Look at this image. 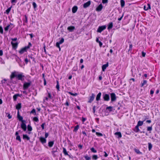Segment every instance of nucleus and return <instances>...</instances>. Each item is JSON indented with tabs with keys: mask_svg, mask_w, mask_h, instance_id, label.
<instances>
[{
	"mask_svg": "<svg viewBox=\"0 0 160 160\" xmlns=\"http://www.w3.org/2000/svg\"><path fill=\"white\" fill-rule=\"evenodd\" d=\"M32 46V44L30 42H29L28 44V46H26L22 48L19 51V52L21 54H22L25 52H26L27 51V50L29 49L30 47Z\"/></svg>",
	"mask_w": 160,
	"mask_h": 160,
	"instance_id": "nucleus-1",
	"label": "nucleus"
},
{
	"mask_svg": "<svg viewBox=\"0 0 160 160\" xmlns=\"http://www.w3.org/2000/svg\"><path fill=\"white\" fill-rule=\"evenodd\" d=\"M106 28V27L105 25L100 26L98 27L97 30V32L101 33L102 31L105 29Z\"/></svg>",
	"mask_w": 160,
	"mask_h": 160,
	"instance_id": "nucleus-2",
	"label": "nucleus"
},
{
	"mask_svg": "<svg viewBox=\"0 0 160 160\" xmlns=\"http://www.w3.org/2000/svg\"><path fill=\"white\" fill-rule=\"evenodd\" d=\"M111 98V101L112 102L116 101V97L115 94L114 93H112L110 94Z\"/></svg>",
	"mask_w": 160,
	"mask_h": 160,
	"instance_id": "nucleus-3",
	"label": "nucleus"
},
{
	"mask_svg": "<svg viewBox=\"0 0 160 160\" xmlns=\"http://www.w3.org/2000/svg\"><path fill=\"white\" fill-rule=\"evenodd\" d=\"M31 84V82H25L23 84V89L24 90H26L28 89V88L30 86Z\"/></svg>",
	"mask_w": 160,
	"mask_h": 160,
	"instance_id": "nucleus-4",
	"label": "nucleus"
},
{
	"mask_svg": "<svg viewBox=\"0 0 160 160\" xmlns=\"http://www.w3.org/2000/svg\"><path fill=\"white\" fill-rule=\"evenodd\" d=\"M103 98L105 101H108L110 100L109 95L107 94L103 95Z\"/></svg>",
	"mask_w": 160,
	"mask_h": 160,
	"instance_id": "nucleus-5",
	"label": "nucleus"
},
{
	"mask_svg": "<svg viewBox=\"0 0 160 160\" xmlns=\"http://www.w3.org/2000/svg\"><path fill=\"white\" fill-rule=\"evenodd\" d=\"M20 131H19L16 132L15 133V135L16 136V140L19 141V142H21V140L20 137V136H19L18 135V134H19L18 132H20Z\"/></svg>",
	"mask_w": 160,
	"mask_h": 160,
	"instance_id": "nucleus-6",
	"label": "nucleus"
},
{
	"mask_svg": "<svg viewBox=\"0 0 160 160\" xmlns=\"http://www.w3.org/2000/svg\"><path fill=\"white\" fill-rule=\"evenodd\" d=\"M24 77V76L23 75V74L22 73H21L19 74H17L16 77L18 80H22V78Z\"/></svg>",
	"mask_w": 160,
	"mask_h": 160,
	"instance_id": "nucleus-7",
	"label": "nucleus"
},
{
	"mask_svg": "<svg viewBox=\"0 0 160 160\" xmlns=\"http://www.w3.org/2000/svg\"><path fill=\"white\" fill-rule=\"evenodd\" d=\"M103 8V6L102 4H99L98 6L96 8V10L97 12H100L102 10Z\"/></svg>",
	"mask_w": 160,
	"mask_h": 160,
	"instance_id": "nucleus-8",
	"label": "nucleus"
},
{
	"mask_svg": "<svg viewBox=\"0 0 160 160\" xmlns=\"http://www.w3.org/2000/svg\"><path fill=\"white\" fill-rule=\"evenodd\" d=\"M95 95L94 94L92 93V94L91 96H90V98H89V100L88 102H90V103L94 99V98H95Z\"/></svg>",
	"mask_w": 160,
	"mask_h": 160,
	"instance_id": "nucleus-9",
	"label": "nucleus"
},
{
	"mask_svg": "<svg viewBox=\"0 0 160 160\" xmlns=\"http://www.w3.org/2000/svg\"><path fill=\"white\" fill-rule=\"evenodd\" d=\"M75 29V27L74 26H69L67 28L68 30L70 32H72V31H73Z\"/></svg>",
	"mask_w": 160,
	"mask_h": 160,
	"instance_id": "nucleus-10",
	"label": "nucleus"
},
{
	"mask_svg": "<svg viewBox=\"0 0 160 160\" xmlns=\"http://www.w3.org/2000/svg\"><path fill=\"white\" fill-rule=\"evenodd\" d=\"M91 4V2L90 1H88L86 2V3H85L83 4V8H86L88 7Z\"/></svg>",
	"mask_w": 160,
	"mask_h": 160,
	"instance_id": "nucleus-11",
	"label": "nucleus"
},
{
	"mask_svg": "<svg viewBox=\"0 0 160 160\" xmlns=\"http://www.w3.org/2000/svg\"><path fill=\"white\" fill-rule=\"evenodd\" d=\"M21 128H22V129H23L24 131H25L26 130V129H27L26 125L23 122H22V123L21 125Z\"/></svg>",
	"mask_w": 160,
	"mask_h": 160,
	"instance_id": "nucleus-12",
	"label": "nucleus"
},
{
	"mask_svg": "<svg viewBox=\"0 0 160 160\" xmlns=\"http://www.w3.org/2000/svg\"><path fill=\"white\" fill-rule=\"evenodd\" d=\"M18 73V72H12L10 78L11 79H12L14 78L15 77H16L17 74Z\"/></svg>",
	"mask_w": 160,
	"mask_h": 160,
	"instance_id": "nucleus-13",
	"label": "nucleus"
},
{
	"mask_svg": "<svg viewBox=\"0 0 160 160\" xmlns=\"http://www.w3.org/2000/svg\"><path fill=\"white\" fill-rule=\"evenodd\" d=\"M151 6L150 4L148 3L147 4V6H144V9L145 11H147L149 9H151Z\"/></svg>",
	"mask_w": 160,
	"mask_h": 160,
	"instance_id": "nucleus-14",
	"label": "nucleus"
},
{
	"mask_svg": "<svg viewBox=\"0 0 160 160\" xmlns=\"http://www.w3.org/2000/svg\"><path fill=\"white\" fill-rule=\"evenodd\" d=\"M17 117L19 121H22V122H23V121L22 120L23 118L22 116H21L19 114V111L18 112Z\"/></svg>",
	"mask_w": 160,
	"mask_h": 160,
	"instance_id": "nucleus-15",
	"label": "nucleus"
},
{
	"mask_svg": "<svg viewBox=\"0 0 160 160\" xmlns=\"http://www.w3.org/2000/svg\"><path fill=\"white\" fill-rule=\"evenodd\" d=\"M108 66V63H107L106 64L103 65L102 66V69L103 71H104L105 69Z\"/></svg>",
	"mask_w": 160,
	"mask_h": 160,
	"instance_id": "nucleus-16",
	"label": "nucleus"
},
{
	"mask_svg": "<svg viewBox=\"0 0 160 160\" xmlns=\"http://www.w3.org/2000/svg\"><path fill=\"white\" fill-rule=\"evenodd\" d=\"M40 140L42 144L46 143V139L43 137H40Z\"/></svg>",
	"mask_w": 160,
	"mask_h": 160,
	"instance_id": "nucleus-17",
	"label": "nucleus"
},
{
	"mask_svg": "<svg viewBox=\"0 0 160 160\" xmlns=\"http://www.w3.org/2000/svg\"><path fill=\"white\" fill-rule=\"evenodd\" d=\"M11 44L13 48H17L18 45V43L17 42L14 43L13 42H11Z\"/></svg>",
	"mask_w": 160,
	"mask_h": 160,
	"instance_id": "nucleus-18",
	"label": "nucleus"
},
{
	"mask_svg": "<svg viewBox=\"0 0 160 160\" xmlns=\"http://www.w3.org/2000/svg\"><path fill=\"white\" fill-rule=\"evenodd\" d=\"M78 9V7L77 6H74L72 9V11L73 13H75Z\"/></svg>",
	"mask_w": 160,
	"mask_h": 160,
	"instance_id": "nucleus-19",
	"label": "nucleus"
},
{
	"mask_svg": "<svg viewBox=\"0 0 160 160\" xmlns=\"http://www.w3.org/2000/svg\"><path fill=\"white\" fill-rule=\"evenodd\" d=\"M101 95V93L100 92H99L96 98V101H99L100 99V97Z\"/></svg>",
	"mask_w": 160,
	"mask_h": 160,
	"instance_id": "nucleus-20",
	"label": "nucleus"
},
{
	"mask_svg": "<svg viewBox=\"0 0 160 160\" xmlns=\"http://www.w3.org/2000/svg\"><path fill=\"white\" fill-rule=\"evenodd\" d=\"M12 24L9 25H8L6 27L4 28V30L5 31H8V30L11 28V29L12 28Z\"/></svg>",
	"mask_w": 160,
	"mask_h": 160,
	"instance_id": "nucleus-21",
	"label": "nucleus"
},
{
	"mask_svg": "<svg viewBox=\"0 0 160 160\" xmlns=\"http://www.w3.org/2000/svg\"><path fill=\"white\" fill-rule=\"evenodd\" d=\"M23 138L24 139H27L28 140H30V138L26 134H23Z\"/></svg>",
	"mask_w": 160,
	"mask_h": 160,
	"instance_id": "nucleus-22",
	"label": "nucleus"
},
{
	"mask_svg": "<svg viewBox=\"0 0 160 160\" xmlns=\"http://www.w3.org/2000/svg\"><path fill=\"white\" fill-rule=\"evenodd\" d=\"M113 27V23L112 22H111L109 23L108 26V30L111 29Z\"/></svg>",
	"mask_w": 160,
	"mask_h": 160,
	"instance_id": "nucleus-23",
	"label": "nucleus"
},
{
	"mask_svg": "<svg viewBox=\"0 0 160 160\" xmlns=\"http://www.w3.org/2000/svg\"><path fill=\"white\" fill-rule=\"evenodd\" d=\"M115 135H117L118 136V138H120L122 137V134L120 132H117L115 133Z\"/></svg>",
	"mask_w": 160,
	"mask_h": 160,
	"instance_id": "nucleus-24",
	"label": "nucleus"
},
{
	"mask_svg": "<svg viewBox=\"0 0 160 160\" xmlns=\"http://www.w3.org/2000/svg\"><path fill=\"white\" fill-rule=\"evenodd\" d=\"M62 149H63V153L64 154V155H65L69 156V155H68V152H67V150H66V149H65V148H62Z\"/></svg>",
	"mask_w": 160,
	"mask_h": 160,
	"instance_id": "nucleus-25",
	"label": "nucleus"
},
{
	"mask_svg": "<svg viewBox=\"0 0 160 160\" xmlns=\"http://www.w3.org/2000/svg\"><path fill=\"white\" fill-rule=\"evenodd\" d=\"M134 131L135 132H139L140 131V130H139V126H138L137 125L135 127V128L134 129Z\"/></svg>",
	"mask_w": 160,
	"mask_h": 160,
	"instance_id": "nucleus-26",
	"label": "nucleus"
},
{
	"mask_svg": "<svg viewBox=\"0 0 160 160\" xmlns=\"http://www.w3.org/2000/svg\"><path fill=\"white\" fill-rule=\"evenodd\" d=\"M121 6L122 7H123L125 4V1L124 0H120Z\"/></svg>",
	"mask_w": 160,
	"mask_h": 160,
	"instance_id": "nucleus-27",
	"label": "nucleus"
},
{
	"mask_svg": "<svg viewBox=\"0 0 160 160\" xmlns=\"http://www.w3.org/2000/svg\"><path fill=\"white\" fill-rule=\"evenodd\" d=\"M79 128V125H77L74 128L73 130V131L74 132H77V131H78V129Z\"/></svg>",
	"mask_w": 160,
	"mask_h": 160,
	"instance_id": "nucleus-28",
	"label": "nucleus"
},
{
	"mask_svg": "<svg viewBox=\"0 0 160 160\" xmlns=\"http://www.w3.org/2000/svg\"><path fill=\"white\" fill-rule=\"evenodd\" d=\"M143 122L141 121H139L138 122L137 125L138 126H142L143 124Z\"/></svg>",
	"mask_w": 160,
	"mask_h": 160,
	"instance_id": "nucleus-29",
	"label": "nucleus"
},
{
	"mask_svg": "<svg viewBox=\"0 0 160 160\" xmlns=\"http://www.w3.org/2000/svg\"><path fill=\"white\" fill-rule=\"evenodd\" d=\"M48 146L50 147H52L54 144L53 141L49 142L48 143Z\"/></svg>",
	"mask_w": 160,
	"mask_h": 160,
	"instance_id": "nucleus-30",
	"label": "nucleus"
},
{
	"mask_svg": "<svg viewBox=\"0 0 160 160\" xmlns=\"http://www.w3.org/2000/svg\"><path fill=\"white\" fill-rule=\"evenodd\" d=\"M16 108L17 109H19L21 108V104L19 103L18 104H17L16 106Z\"/></svg>",
	"mask_w": 160,
	"mask_h": 160,
	"instance_id": "nucleus-31",
	"label": "nucleus"
},
{
	"mask_svg": "<svg viewBox=\"0 0 160 160\" xmlns=\"http://www.w3.org/2000/svg\"><path fill=\"white\" fill-rule=\"evenodd\" d=\"M112 106H109L107 107L106 108V110H108L109 112H111L112 110Z\"/></svg>",
	"mask_w": 160,
	"mask_h": 160,
	"instance_id": "nucleus-32",
	"label": "nucleus"
},
{
	"mask_svg": "<svg viewBox=\"0 0 160 160\" xmlns=\"http://www.w3.org/2000/svg\"><path fill=\"white\" fill-rule=\"evenodd\" d=\"M147 83V81L146 80H144L143 81V82H142L141 83V87H142L144 85L146 84Z\"/></svg>",
	"mask_w": 160,
	"mask_h": 160,
	"instance_id": "nucleus-33",
	"label": "nucleus"
},
{
	"mask_svg": "<svg viewBox=\"0 0 160 160\" xmlns=\"http://www.w3.org/2000/svg\"><path fill=\"white\" fill-rule=\"evenodd\" d=\"M135 152L138 154H142V152H140L139 149H134Z\"/></svg>",
	"mask_w": 160,
	"mask_h": 160,
	"instance_id": "nucleus-34",
	"label": "nucleus"
},
{
	"mask_svg": "<svg viewBox=\"0 0 160 160\" xmlns=\"http://www.w3.org/2000/svg\"><path fill=\"white\" fill-rule=\"evenodd\" d=\"M98 158V157L97 155H94L92 156V159L93 160H96Z\"/></svg>",
	"mask_w": 160,
	"mask_h": 160,
	"instance_id": "nucleus-35",
	"label": "nucleus"
},
{
	"mask_svg": "<svg viewBox=\"0 0 160 160\" xmlns=\"http://www.w3.org/2000/svg\"><path fill=\"white\" fill-rule=\"evenodd\" d=\"M148 149L149 151H150L151 149L152 148V145L151 143H148Z\"/></svg>",
	"mask_w": 160,
	"mask_h": 160,
	"instance_id": "nucleus-36",
	"label": "nucleus"
},
{
	"mask_svg": "<svg viewBox=\"0 0 160 160\" xmlns=\"http://www.w3.org/2000/svg\"><path fill=\"white\" fill-rule=\"evenodd\" d=\"M28 131H31L32 130V128L31 126L30 125H28Z\"/></svg>",
	"mask_w": 160,
	"mask_h": 160,
	"instance_id": "nucleus-37",
	"label": "nucleus"
},
{
	"mask_svg": "<svg viewBox=\"0 0 160 160\" xmlns=\"http://www.w3.org/2000/svg\"><path fill=\"white\" fill-rule=\"evenodd\" d=\"M96 134L98 136H103V135L102 133L97 132H96Z\"/></svg>",
	"mask_w": 160,
	"mask_h": 160,
	"instance_id": "nucleus-38",
	"label": "nucleus"
},
{
	"mask_svg": "<svg viewBox=\"0 0 160 160\" xmlns=\"http://www.w3.org/2000/svg\"><path fill=\"white\" fill-rule=\"evenodd\" d=\"M11 7H10V8H8L6 11V13L7 14H8L9 12H10V10H11Z\"/></svg>",
	"mask_w": 160,
	"mask_h": 160,
	"instance_id": "nucleus-39",
	"label": "nucleus"
},
{
	"mask_svg": "<svg viewBox=\"0 0 160 160\" xmlns=\"http://www.w3.org/2000/svg\"><path fill=\"white\" fill-rule=\"evenodd\" d=\"M68 93L71 95L74 96H76L78 95V94L77 93H72V92H69Z\"/></svg>",
	"mask_w": 160,
	"mask_h": 160,
	"instance_id": "nucleus-40",
	"label": "nucleus"
},
{
	"mask_svg": "<svg viewBox=\"0 0 160 160\" xmlns=\"http://www.w3.org/2000/svg\"><path fill=\"white\" fill-rule=\"evenodd\" d=\"M64 41V38H62L61 39L59 42H58L60 44H61L62 43H63Z\"/></svg>",
	"mask_w": 160,
	"mask_h": 160,
	"instance_id": "nucleus-41",
	"label": "nucleus"
},
{
	"mask_svg": "<svg viewBox=\"0 0 160 160\" xmlns=\"http://www.w3.org/2000/svg\"><path fill=\"white\" fill-rule=\"evenodd\" d=\"M24 22L26 23H27L28 22V18L27 16L26 15L25 16V18L24 20Z\"/></svg>",
	"mask_w": 160,
	"mask_h": 160,
	"instance_id": "nucleus-42",
	"label": "nucleus"
},
{
	"mask_svg": "<svg viewBox=\"0 0 160 160\" xmlns=\"http://www.w3.org/2000/svg\"><path fill=\"white\" fill-rule=\"evenodd\" d=\"M33 120L36 122H38V118L37 117H34L33 119Z\"/></svg>",
	"mask_w": 160,
	"mask_h": 160,
	"instance_id": "nucleus-43",
	"label": "nucleus"
},
{
	"mask_svg": "<svg viewBox=\"0 0 160 160\" xmlns=\"http://www.w3.org/2000/svg\"><path fill=\"white\" fill-rule=\"evenodd\" d=\"M91 150L94 153H96L97 152V151L93 148H91Z\"/></svg>",
	"mask_w": 160,
	"mask_h": 160,
	"instance_id": "nucleus-44",
	"label": "nucleus"
},
{
	"mask_svg": "<svg viewBox=\"0 0 160 160\" xmlns=\"http://www.w3.org/2000/svg\"><path fill=\"white\" fill-rule=\"evenodd\" d=\"M152 130V126L147 127V130L148 131H151Z\"/></svg>",
	"mask_w": 160,
	"mask_h": 160,
	"instance_id": "nucleus-45",
	"label": "nucleus"
},
{
	"mask_svg": "<svg viewBox=\"0 0 160 160\" xmlns=\"http://www.w3.org/2000/svg\"><path fill=\"white\" fill-rule=\"evenodd\" d=\"M56 88L58 90H59V87L58 81L57 82V84L56 86Z\"/></svg>",
	"mask_w": 160,
	"mask_h": 160,
	"instance_id": "nucleus-46",
	"label": "nucleus"
},
{
	"mask_svg": "<svg viewBox=\"0 0 160 160\" xmlns=\"http://www.w3.org/2000/svg\"><path fill=\"white\" fill-rule=\"evenodd\" d=\"M0 33L1 34L3 33V29L1 26H0Z\"/></svg>",
	"mask_w": 160,
	"mask_h": 160,
	"instance_id": "nucleus-47",
	"label": "nucleus"
},
{
	"mask_svg": "<svg viewBox=\"0 0 160 160\" xmlns=\"http://www.w3.org/2000/svg\"><path fill=\"white\" fill-rule=\"evenodd\" d=\"M84 157L86 160H90L91 159V158L88 156H86Z\"/></svg>",
	"mask_w": 160,
	"mask_h": 160,
	"instance_id": "nucleus-48",
	"label": "nucleus"
},
{
	"mask_svg": "<svg viewBox=\"0 0 160 160\" xmlns=\"http://www.w3.org/2000/svg\"><path fill=\"white\" fill-rule=\"evenodd\" d=\"M78 69V66H76L75 67H74L73 68V70L75 71H77Z\"/></svg>",
	"mask_w": 160,
	"mask_h": 160,
	"instance_id": "nucleus-49",
	"label": "nucleus"
},
{
	"mask_svg": "<svg viewBox=\"0 0 160 160\" xmlns=\"http://www.w3.org/2000/svg\"><path fill=\"white\" fill-rule=\"evenodd\" d=\"M32 5L33 7L34 8H35L37 7V5L36 4L35 2H33L32 3Z\"/></svg>",
	"mask_w": 160,
	"mask_h": 160,
	"instance_id": "nucleus-50",
	"label": "nucleus"
},
{
	"mask_svg": "<svg viewBox=\"0 0 160 160\" xmlns=\"http://www.w3.org/2000/svg\"><path fill=\"white\" fill-rule=\"evenodd\" d=\"M28 57L29 58H30L33 61L34 60V57H33L31 55H29Z\"/></svg>",
	"mask_w": 160,
	"mask_h": 160,
	"instance_id": "nucleus-51",
	"label": "nucleus"
},
{
	"mask_svg": "<svg viewBox=\"0 0 160 160\" xmlns=\"http://www.w3.org/2000/svg\"><path fill=\"white\" fill-rule=\"evenodd\" d=\"M7 114L8 115L7 117H8V119H11L12 117V116L10 115V114L9 113H7Z\"/></svg>",
	"mask_w": 160,
	"mask_h": 160,
	"instance_id": "nucleus-52",
	"label": "nucleus"
},
{
	"mask_svg": "<svg viewBox=\"0 0 160 160\" xmlns=\"http://www.w3.org/2000/svg\"><path fill=\"white\" fill-rule=\"evenodd\" d=\"M45 125V123H43L41 125V127L42 129H44V126Z\"/></svg>",
	"mask_w": 160,
	"mask_h": 160,
	"instance_id": "nucleus-53",
	"label": "nucleus"
},
{
	"mask_svg": "<svg viewBox=\"0 0 160 160\" xmlns=\"http://www.w3.org/2000/svg\"><path fill=\"white\" fill-rule=\"evenodd\" d=\"M31 113H35L36 114V111L34 109H33L32 111L31 112Z\"/></svg>",
	"mask_w": 160,
	"mask_h": 160,
	"instance_id": "nucleus-54",
	"label": "nucleus"
},
{
	"mask_svg": "<svg viewBox=\"0 0 160 160\" xmlns=\"http://www.w3.org/2000/svg\"><path fill=\"white\" fill-rule=\"evenodd\" d=\"M102 2L103 3H106L108 2V0H102Z\"/></svg>",
	"mask_w": 160,
	"mask_h": 160,
	"instance_id": "nucleus-55",
	"label": "nucleus"
},
{
	"mask_svg": "<svg viewBox=\"0 0 160 160\" xmlns=\"http://www.w3.org/2000/svg\"><path fill=\"white\" fill-rule=\"evenodd\" d=\"M132 47V45L131 44L129 45V51H131Z\"/></svg>",
	"mask_w": 160,
	"mask_h": 160,
	"instance_id": "nucleus-56",
	"label": "nucleus"
},
{
	"mask_svg": "<svg viewBox=\"0 0 160 160\" xmlns=\"http://www.w3.org/2000/svg\"><path fill=\"white\" fill-rule=\"evenodd\" d=\"M13 98L14 100V101H15L16 100L17 97L16 95L15 94L13 96Z\"/></svg>",
	"mask_w": 160,
	"mask_h": 160,
	"instance_id": "nucleus-57",
	"label": "nucleus"
},
{
	"mask_svg": "<svg viewBox=\"0 0 160 160\" xmlns=\"http://www.w3.org/2000/svg\"><path fill=\"white\" fill-rule=\"evenodd\" d=\"M86 120V119L84 117H82V122L83 123Z\"/></svg>",
	"mask_w": 160,
	"mask_h": 160,
	"instance_id": "nucleus-58",
	"label": "nucleus"
},
{
	"mask_svg": "<svg viewBox=\"0 0 160 160\" xmlns=\"http://www.w3.org/2000/svg\"><path fill=\"white\" fill-rule=\"evenodd\" d=\"M59 45H60V44L58 42L56 43V46L58 48H60V47Z\"/></svg>",
	"mask_w": 160,
	"mask_h": 160,
	"instance_id": "nucleus-59",
	"label": "nucleus"
},
{
	"mask_svg": "<svg viewBox=\"0 0 160 160\" xmlns=\"http://www.w3.org/2000/svg\"><path fill=\"white\" fill-rule=\"evenodd\" d=\"M48 97L49 98H51V95L50 92H48Z\"/></svg>",
	"mask_w": 160,
	"mask_h": 160,
	"instance_id": "nucleus-60",
	"label": "nucleus"
},
{
	"mask_svg": "<svg viewBox=\"0 0 160 160\" xmlns=\"http://www.w3.org/2000/svg\"><path fill=\"white\" fill-rule=\"evenodd\" d=\"M25 62L26 64H27L29 62V61L28 60V58H26L25 59Z\"/></svg>",
	"mask_w": 160,
	"mask_h": 160,
	"instance_id": "nucleus-61",
	"label": "nucleus"
},
{
	"mask_svg": "<svg viewBox=\"0 0 160 160\" xmlns=\"http://www.w3.org/2000/svg\"><path fill=\"white\" fill-rule=\"evenodd\" d=\"M64 105L68 106H69V104L68 102L67 101L65 103Z\"/></svg>",
	"mask_w": 160,
	"mask_h": 160,
	"instance_id": "nucleus-62",
	"label": "nucleus"
},
{
	"mask_svg": "<svg viewBox=\"0 0 160 160\" xmlns=\"http://www.w3.org/2000/svg\"><path fill=\"white\" fill-rule=\"evenodd\" d=\"M48 133H45V138H47L48 137Z\"/></svg>",
	"mask_w": 160,
	"mask_h": 160,
	"instance_id": "nucleus-63",
	"label": "nucleus"
},
{
	"mask_svg": "<svg viewBox=\"0 0 160 160\" xmlns=\"http://www.w3.org/2000/svg\"><path fill=\"white\" fill-rule=\"evenodd\" d=\"M98 43H99L100 47H101L102 45V43L100 41Z\"/></svg>",
	"mask_w": 160,
	"mask_h": 160,
	"instance_id": "nucleus-64",
	"label": "nucleus"
}]
</instances>
